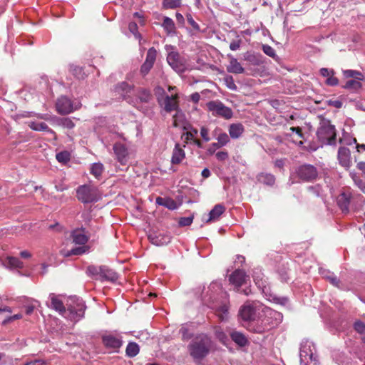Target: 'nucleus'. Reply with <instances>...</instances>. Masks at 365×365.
Here are the masks:
<instances>
[{
  "mask_svg": "<svg viewBox=\"0 0 365 365\" xmlns=\"http://www.w3.org/2000/svg\"><path fill=\"white\" fill-rule=\"evenodd\" d=\"M210 346V339L207 335L200 334L189 344L188 350L193 359H202L208 354Z\"/></svg>",
  "mask_w": 365,
  "mask_h": 365,
  "instance_id": "f257e3e1",
  "label": "nucleus"
},
{
  "mask_svg": "<svg viewBox=\"0 0 365 365\" xmlns=\"http://www.w3.org/2000/svg\"><path fill=\"white\" fill-rule=\"evenodd\" d=\"M76 197L83 203H91L100 200L101 193L97 187L83 185L78 187Z\"/></svg>",
  "mask_w": 365,
  "mask_h": 365,
  "instance_id": "f03ea898",
  "label": "nucleus"
},
{
  "mask_svg": "<svg viewBox=\"0 0 365 365\" xmlns=\"http://www.w3.org/2000/svg\"><path fill=\"white\" fill-rule=\"evenodd\" d=\"M336 133L334 125L321 117V147L323 145H336Z\"/></svg>",
  "mask_w": 365,
  "mask_h": 365,
  "instance_id": "7ed1b4c3",
  "label": "nucleus"
},
{
  "mask_svg": "<svg viewBox=\"0 0 365 365\" xmlns=\"http://www.w3.org/2000/svg\"><path fill=\"white\" fill-rule=\"evenodd\" d=\"M263 311L264 312V318L262 322L266 327L256 330L257 332L259 333L277 326L282 322L283 319V316L280 312L270 308L265 307Z\"/></svg>",
  "mask_w": 365,
  "mask_h": 365,
  "instance_id": "20e7f679",
  "label": "nucleus"
},
{
  "mask_svg": "<svg viewBox=\"0 0 365 365\" xmlns=\"http://www.w3.org/2000/svg\"><path fill=\"white\" fill-rule=\"evenodd\" d=\"M207 109L212 112L213 115L230 119L232 117L233 113L230 108L225 106L220 101H212L207 103Z\"/></svg>",
  "mask_w": 365,
  "mask_h": 365,
  "instance_id": "39448f33",
  "label": "nucleus"
},
{
  "mask_svg": "<svg viewBox=\"0 0 365 365\" xmlns=\"http://www.w3.org/2000/svg\"><path fill=\"white\" fill-rule=\"evenodd\" d=\"M168 64L178 73H183L187 68V62L184 57L177 51H170L167 56Z\"/></svg>",
  "mask_w": 365,
  "mask_h": 365,
  "instance_id": "423d86ee",
  "label": "nucleus"
},
{
  "mask_svg": "<svg viewBox=\"0 0 365 365\" xmlns=\"http://www.w3.org/2000/svg\"><path fill=\"white\" fill-rule=\"evenodd\" d=\"M296 173L297 176L305 181H310L315 179L317 177L318 172L315 167L312 165H303L299 166Z\"/></svg>",
  "mask_w": 365,
  "mask_h": 365,
  "instance_id": "0eeeda50",
  "label": "nucleus"
},
{
  "mask_svg": "<svg viewBox=\"0 0 365 365\" xmlns=\"http://www.w3.org/2000/svg\"><path fill=\"white\" fill-rule=\"evenodd\" d=\"M86 305L83 302H78L76 306H70L68 308V314H65L71 321L78 322L84 317Z\"/></svg>",
  "mask_w": 365,
  "mask_h": 365,
  "instance_id": "6e6552de",
  "label": "nucleus"
},
{
  "mask_svg": "<svg viewBox=\"0 0 365 365\" xmlns=\"http://www.w3.org/2000/svg\"><path fill=\"white\" fill-rule=\"evenodd\" d=\"M56 110L58 113L65 115L68 114L76 110L71 100L66 96L59 98L56 103Z\"/></svg>",
  "mask_w": 365,
  "mask_h": 365,
  "instance_id": "1a4fd4ad",
  "label": "nucleus"
},
{
  "mask_svg": "<svg viewBox=\"0 0 365 365\" xmlns=\"http://www.w3.org/2000/svg\"><path fill=\"white\" fill-rule=\"evenodd\" d=\"M249 276L246 274L245 271L242 269H236L230 274L229 280L230 283L235 285L238 290L239 288L246 282Z\"/></svg>",
  "mask_w": 365,
  "mask_h": 365,
  "instance_id": "9d476101",
  "label": "nucleus"
},
{
  "mask_svg": "<svg viewBox=\"0 0 365 365\" xmlns=\"http://www.w3.org/2000/svg\"><path fill=\"white\" fill-rule=\"evenodd\" d=\"M313 353L311 346L308 343L302 344L299 350V359L301 365H308L312 361Z\"/></svg>",
  "mask_w": 365,
  "mask_h": 365,
  "instance_id": "9b49d317",
  "label": "nucleus"
},
{
  "mask_svg": "<svg viewBox=\"0 0 365 365\" xmlns=\"http://www.w3.org/2000/svg\"><path fill=\"white\" fill-rule=\"evenodd\" d=\"M73 242L76 245H85L90 237L87 235L85 228H78L72 231L71 235Z\"/></svg>",
  "mask_w": 365,
  "mask_h": 365,
  "instance_id": "f8f14e48",
  "label": "nucleus"
},
{
  "mask_svg": "<svg viewBox=\"0 0 365 365\" xmlns=\"http://www.w3.org/2000/svg\"><path fill=\"white\" fill-rule=\"evenodd\" d=\"M103 344L107 348L118 349L122 345L120 337L113 334H106L102 336Z\"/></svg>",
  "mask_w": 365,
  "mask_h": 365,
  "instance_id": "ddd939ff",
  "label": "nucleus"
},
{
  "mask_svg": "<svg viewBox=\"0 0 365 365\" xmlns=\"http://www.w3.org/2000/svg\"><path fill=\"white\" fill-rule=\"evenodd\" d=\"M177 95L175 96H165L162 101H159V103L163 106L166 112H171L178 110V105L177 102Z\"/></svg>",
  "mask_w": 365,
  "mask_h": 365,
  "instance_id": "4468645a",
  "label": "nucleus"
},
{
  "mask_svg": "<svg viewBox=\"0 0 365 365\" xmlns=\"http://www.w3.org/2000/svg\"><path fill=\"white\" fill-rule=\"evenodd\" d=\"M113 151L118 161L122 165H125L127 162V156L128 154L126 147L123 144L118 143L113 145Z\"/></svg>",
  "mask_w": 365,
  "mask_h": 365,
  "instance_id": "2eb2a0df",
  "label": "nucleus"
},
{
  "mask_svg": "<svg viewBox=\"0 0 365 365\" xmlns=\"http://www.w3.org/2000/svg\"><path fill=\"white\" fill-rule=\"evenodd\" d=\"M239 314L243 321H252L255 317V309L250 304H245L240 308Z\"/></svg>",
  "mask_w": 365,
  "mask_h": 365,
  "instance_id": "dca6fc26",
  "label": "nucleus"
},
{
  "mask_svg": "<svg viewBox=\"0 0 365 365\" xmlns=\"http://www.w3.org/2000/svg\"><path fill=\"white\" fill-rule=\"evenodd\" d=\"M351 153L349 148L340 147L338 150V160L339 164L344 168H349L351 165Z\"/></svg>",
  "mask_w": 365,
  "mask_h": 365,
  "instance_id": "f3484780",
  "label": "nucleus"
},
{
  "mask_svg": "<svg viewBox=\"0 0 365 365\" xmlns=\"http://www.w3.org/2000/svg\"><path fill=\"white\" fill-rule=\"evenodd\" d=\"M227 57L230 59V64L227 66V71L229 73L237 74L244 73L245 69L241 66V64L237 61V58H235L231 54H228Z\"/></svg>",
  "mask_w": 365,
  "mask_h": 365,
  "instance_id": "a211bd4d",
  "label": "nucleus"
},
{
  "mask_svg": "<svg viewBox=\"0 0 365 365\" xmlns=\"http://www.w3.org/2000/svg\"><path fill=\"white\" fill-rule=\"evenodd\" d=\"M49 297L51 299V308L58 312L62 315L67 314V312L62 301L57 296L54 294H51Z\"/></svg>",
  "mask_w": 365,
  "mask_h": 365,
  "instance_id": "6ab92c4d",
  "label": "nucleus"
},
{
  "mask_svg": "<svg viewBox=\"0 0 365 365\" xmlns=\"http://www.w3.org/2000/svg\"><path fill=\"white\" fill-rule=\"evenodd\" d=\"M185 153L184 150L180 148V145L177 143L173 149L171 163L172 164L177 165L180 164L182 160L185 158Z\"/></svg>",
  "mask_w": 365,
  "mask_h": 365,
  "instance_id": "aec40b11",
  "label": "nucleus"
},
{
  "mask_svg": "<svg viewBox=\"0 0 365 365\" xmlns=\"http://www.w3.org/2000/svg\"><path fill=\"white\" fill-rule=\"evenodd\" d=\"M225 207L221 205H216L210 212L209 217L206 220V222H210L212 221H216L219 219L220 215L225 212Z\"/></svg>",
  "mask_w": 365,
  "mask_h": 365,
  "instance_id": "412c9836",
  "label": "nucleus"
},
{
  "mask_svg": "<svg viewBox=\"0 0 365 365\" xmlns=\"http://www.w3.org/2000/svg\"><path fill=\"white\" fill-rule=\"evenodd\" d=\"M149 239L152 244L157 246H163L168 244L170 242V237L164 235H150Z\"/></svg>",
  "mask_w": 365,
  "mask_h": 365,
  "instance_id": "4be33fe9",
  "label": "nucleus"
},
{
  "mask_svg": "<svg viewBox=\"0 0 365 365\" xmlns=\"http://www.w3.org/2000/svg\"><path fill=\"white\" fill-rule=\"evenodd\" d=\"M118 276L115 271L106 266H102L101 274L100 277L101 279L115 282L118 279Z\"/></svg>",
  "mask_w": 365,
  "mask_h": 365,
  "instance_id": "5701e85b",
  "label": "nucleus"
},
{
  "mask_svg": "<svg viewBox=\"0 0 365 365\" xmlns=\"http://www.w3.org/2000/svg\"><path fill=\"white\" fill-rule=\"evenodd\" d=\"M321 76L327 77L325 83L328 86H334L339 83L338 79L334 76V71L327 68H321Z\"/></svg>",
  "mask_w": 365,
  "mask_h": 365,
  "instance_id": "b1692460",
  "label": "nucleus"
},
{
  "mask_svg": "<svg viewBox=\"0 0 365 365\" xmlns=\"http://www.w3.org/2000/svg\"><path fill=\"white\" fill-rule=\"evenodd\" d=\"M156 203L171 210H175L178 207L176 202L169 197H158L156 198Z\"/></svg>",
  "mask_w": 365,
  "mask_h": 365,
  "instance_id": "393cba45",
  "label": "nucleus"
},
{
  "mask_svg": "<svg viewBox=\"0 0 365 365\" xmlns=\"http://www.w3.org/2000/svg\"><path fill=\"white\" fill-rule=\"evenodd\" d=\"M230 337L233 341L240 346H245L248 343L247 337L240 331H233L230 332Z\"/></svg>",
  "mask_w": 365,
  "mask_h": 365,
  "instance_id": "a878e982",
  "label": "nucleus"
},
{
  "mask_svg": "<svg viewBox=\"0 0 365 365\" xmlns=\"http://www.w3.org/2000/svg\"><path fill=\"white\" fill-rule=\"evenodd\" d=\"M350 197L345 192H342L337 197V204L343 212L349 211Z\"/></svg>",
  "mask_w": 365,
  "mask_h": 365,
  "instance_id": "bb28decb",
  "label": "nucleus"
},
{
  "mask_svg": "<svg viewBox=\"0 0 365 365\" xmlns=\"http://www.w3.org/2000/svg\"><path fill=\"white\" fill-rule=\"evenodd\" d=\"M243 131L244 127L241 123H232L230 125L229 133L232 138H238Z\"/></svg>",
  "mask_w": 365,
  "mask_h": 365,
  "instance_id": "cd10ccee",
  "label": "nucleus"
},
{
  "mask_svg": "<svg viewBox=\"0 0 365 365\" xmlns=\"http://www.w3.org/2000/svg\"><path fill=\"white\" fill-rule=\"evenodd\" d=\"M3 264L7 268H22L24 267L23 262L14 257H8Z\"/></svg>",
  "mask_w": 365,
  "mask_h": 365,
  "instance_id": "c85d7f7f",
  "label": "nucleus"
},
{
  "mask_svg": "<svg viewBox=\"0 0 365 365\" xmlns=\"http://www.w3.org/2000/svg\"><path fill=\"white\" fill-rule=\"evenodd\" d=\"M89 250V247L86 245H83L81 247H76L71 249V250L64 251L63 255L65 257H70L71 255H81L86 252H87Z\"/></svg>",
  "mask_w": 365,
  "mask_h": 365,
  "instance_id": "c756f323",
  "label": "nucleus"
},
{
  "mask_svg": "<svg viewBox=\"0 0 365 365\" xmlns=\"http://www.w3.org/2000/svg\"><path fill=\"white\" fill-rule=\"evenodd\" d=\"M29 126L34 130L41 131L46 130L51 134H53L56 137V133L53 130L50 129L48 126L45 123H35L30 122Z\"/></svg>",
  "mask_w": 365,
  "mask_h": 365,
  "instance_id": "7c9ffc66",
  "label": "nucleus"
},
{
  "mask_svg": "<svg viewBox=\"0 0 365 365\" xmlns=\"http://www.w3.org/2000/svg\"><path fill=\"white\" fill-rule=\"evenodd\" d=\"M321 277L325 279L326 280L329 282V283H331L332 285L335 287L339 286V280L334 273L325 270H321Z\"/></svg>",
  "mask_w": 365,
  "mask_h": 365,
  "instance_id": "2f4dec72",
  "label": "nucleus"
},
{
  "mask_svg": "<svg viewBox=\"0 0 365 365\" xmlns=\"http://www.w3.org/2000/svg\"><path fill=\"white\" fill-rule=\"evenodd\" d=\"M257 180L267 185H272L275 182V178L273 175L269 173H261L257 176Z\"/></svg>",
  "mask_w": 365,
  "mask_h": 365,
  "instance_id": "473e14b6",
  "label": "nucleus"
},
{
  "mask_svg": "<svg viewBox=\"0 0 365 365\" xmlns=\"http://www.w3.org/2000/svg\"><path fill=\"white\" fill-rule=\"evenodd\" d=\"M137 97L140 102L148 103L152 98V95L150 91L145 88H140L138 91Z\"/></svg>",
  "mask_w": 365,
  "mask_h": 365,
  "instance_id": "72a5a7b5",
  "label": "nucleus"
},
{
  "mask_svg": "<svg viewBox=\"0 0 365 365\" xmlns=\"http://www.w3.org/2000/svg\"><path fill=\"white\" fill-rule=\"evenodd\" d=\"M162 26L168 34H173L175 31V23L173 19L169 17H164Z\"/></svg>",
  "mask_w": 365,
  "mask_h": 365,
  "instance_id": "f704fd0d",
  "label": "nucleus"
},
{
  "mask_svg": "<svg viewBox=\"0 0 365 365\" xmlns=\"http://www.w3.org/2000/svg\"><path fill=\"white\" fill-rule=\"evenodd\" d=\"M55 122L58 125L62 126L67 129H72L75 126L73 120L68 118H56Z\"/></svg>",
  "mask_w": 365,
  "mask_h": 365,
  "instance_id": "c9c22d12",
  "label": "nucleus"
},
{
  "mask_svg": "<svg viewBox=\"0 0 365 365\" xmlns=\"http://www.w3.org/2000/svg\"><path fill=\"white\" fill-rule=\"evenodd\" d=\"M139 346L135 342H130L126 347V354L130 357H134L139 353Z\"/></svg>",
  "mask_w": 365,
  "mask_h": 365,
  "instance_id": "e433bc0d",
  "label": "nucleus"
},
{
  "mask_svg": "<svg viewBox=\"0 0 365 365\" xmlns=\"http://www.w3.org/2000/svg\"><path fill=\"white\" fill-rule=\"evenodd\" d=\"M104 170L103 165L101 163H95L92 164L91 168V173L96 178H98L103 173Z\"/></svg>",
  "mask_w": 365,
  "mask_h": 365,
  "instance_id": "4c0bfd02",
  "label": "nucleus"
},
{
  "mask_svg": "<svg viewBox=\"0 0 365 365\" xmlns=\"http://www.w3.org/2000/svg\"><path fill=\"white\" fill-rule=\"evenodd\" d=\"M133 86L123 81L118 83L115 86V90L118 93H122V95L127 94L133 90Z\"/></svg>",
  "mask_w": 365,
  "mask_h": 365,
  "instance_id": "58836bf2",
  "label": "nucleus"
},
{
  "mask_svg": "<svg viewBox=\"0 0 365 365\" xmlns=\"http://www.w3.org/2000/svg\"><path fill=\"white\" fill-rule=\"evenodd\" d=\"M361 80L351 79L346 81L344 88L348 90L356 91L361 87Z\"/></svg>",
  "mask_w": 365,
  "mask_h": 365,
  "instance_id": "ea45409f",
  "label": "nucleus"
},
{
  "mask_svg": "<svg viewBox=\"0 0 365 365\" xmlns=\"http://www.w3.org/2000/svg\"><path fill=\"white\" fill-rule=\"evenodd\" d=\"M344 76L346 78H353L354 79L356 80H363L364 76L363 74L355 70H345L343 71Z\"/></svg>",
  "mask_w": 365,
  "mask_h": 365,
  "instance_id": "a19ab883",
  "label": "nucleus"
},
{
  "mask_svg": "<svg viewBox=\"0 0 365 365\" xmlns=\"http://www.w3.org/2000/svg\"><path fill=\"white\" fill-rule=\"evenodd\" d=\"M217 312V315L221 321L226 320L228 317V307L226 304L220 306Z\"/></svg>",
  "mask_w": 365,
  "mask_h": 365,
  "instance_id": "79ce46f5",
  "label": "nucleus"
},
{
  "mask_svg": "<svg viewBox=\"0 0 365 365\" xmlns=\"http://www.w3.org/2000/svg\"><path fill=\"white\" fill-rule=\"evenodd\" d=\"M157 57V51L154 47H151L148 49L146 55L145 61L148 63H150L154 65V63L156 60Z\"/></svg>",
  "mask_w": 365,
  "mask_h": 365,
  "instance_id": "37998d69",
  "label": "nucleus"
},
{
  "mask_svg": "<svg viewBox=\"0 0 365 365\" xmlns=\"http://www.w3.org/2000/svg\"><path fill=\"white\" fill-rule=\"evenodd\" d=\"M102 270V266L97 267L94 265H90L87 267V273L92 276L101 277Z\"/></svg>",
  "mask_w": 365,
  "mask_h": 365,
  "instance_id": "c03bdc74",
  "label": "nucleus"
},
{
  "mask_svg": "<svg viewBox=\"0 0 365 365\" xmlns=\"http://www.w3.org/2000/svg\"><path fill=\"white\" fill-rule=\"evenodd\" d=\"M181 0H164L163 6L165 9H175L180 6Z\"/></svg>",
  "mask_w": 365,
  "mask_h": 365,
  "instance_id": "a18cd8bd",
  "label": "nucleus"
},
{
  "mask_svg": "<svg viewBox=\"0 0 365 365\" xmlns=\"http://www.w3.org/2000/svg\"><path fill=\"white\" fill-rule=\"evenodd\" d=\"M56 158L59 163H66L70 160V154L67 151H63L57 153Z\"/></svg>",
  "mask_w": 365,
  "mask_h": 365,
  "instance_id": "49530a36",
  "label": "nucleus"
},
{
  "mask_svg": "<svg viewBox=\"0 0 365 365\" xmlns=\"http://www.w3.org/2000/svg\"><path fill=\"white\" fill-rule=\"evenodd\" d=\"M215 334L216 337L222 343H225L227 340L226 334L222 331L220 327H216L215 329Z\"/></svg>",
  "mask_w": 365,
  "mask_h": 365,
  "instance_id": "de8ad7c7",
  "label": "nucleus"
},
{
  "mask_svg": "<svg viewBox=\"0 0 365 365\" xmlns=\"http://www.w3.org/2000/svg\"><path fill=\"white\" fill-rule=\"evenodd\" d=\"M184 120L183 113L179 110H176V113L173 115V126L178 127L180 125V123Z\"/></svg>",
  "mask_w": 365,
  "mask_h": 365,
  "instance_id": "09e8293b",
  "label": "nucleus"
},
{
  "mask_svg": "<svg viewBox=\"0 0 365 365\" xmlns=\"http://www.w3.org/2000/svg\"><path fill=\"white\" fill-rule=\"evenodd\" d=\"M262 51L265 54H267L269 57L275 58L277 56L275 50L272 46H270L269 45H267V44L262 45Z\"/></svg>",
  "mask_w": 365,
  "mask_h": 365,
  "instance_id": "8fccbe9b",
  "label": "nucleus"
},
{
  "mask_svg": "<svg viewBox=\"0 0 365 365\" xmlns=\"http://www.w3.org/2000/svg\"><path fill=\"white\" fill-rule=\"evenodd\" d=\"M224 81L227 88L232 91H235L237 89V86L234 82V79L232 76H226L224 78Z\"/></svg>",
  "mask_w": 365,
  "mask_h": 365,
  "instance_id": "3c124183",
  "label": "nucleus"
},
{
  "mask_svg": "<svg viewBox=\"0 0 365 365\" xmlns=\"http://www.w3.org/2000/svg\"><path fill=\"white\" fill-rule=\"evenodd\" d=\"M217 139L220 147L225 145L230 140L229 136L226 133H220Z\"/></svg>",
  "mask_w": 365,
  "mask_h": 365,
  "instance_id": "603ef678",
  "label": "nucleus"
},
{
  "mask_svg": "<svg viewBox=\"0 0 365 365\" xmlns=\"http://www.w3.org/2000/svg\"><path fill=\"white\" fill-rule=\"evenodd\" d=\"M153 65L145 61L143 65L140 67V72L142 74V76H146L150 69L153 68Z\"/></svg>",
  "mask_w": 365,
  "mask_h": 365,
  "instance_id": "864d4df0",
  "label": "nucleus"
},
{
  "mask_svg": "<svg viewBox=\"0 0 365 365\" xmlns=\"http://www.w3.org/2000/svg\"><path fill=\"white\" fill-rule=\"evenodd\" d=\"M352 179L355 185L363 192H365V183L361 179L358 178L356 175H352Z\"/></svg>",
  "mask_w": 365,
  "mask_h": 365,
  "instance_id": "5fc2aeb1",
  "label": "nucleus"
},
{
  "mask_svg": "<svg viewBox=\"0 0 365 365\" xmlns=\"http://www.w3.org/2000/svg\"><path fill=\"white\" fill-rule=\"evenodd\" d=\"M354 329L361 334H365V324L361 321H357L354 324Z\"/></svg>",
  "mask_w": 365,
  "mask_h": 365,
  "instance_id": "6e6d98bb",
  "label": "nucleus"
},
{
  "mask_svg": "<svg viewBox=\"0 0 365 365\" xmlns=\"http://www.w3.org/2000/svg\"><path fill=\"white\" fill-rule=\"evenodd\" d=\"M193 221V216L186 217H181L180 218L178 223L180 226H188L192 224Z\"/></svg>",
  "mask_w": 365,
  "mask_h": 365,
  "instance_id": "4d7b16f0",
  "label": "nucleus"
},
{
  "mask_svg": "<svg viewBox=\"0 0 365 365\" xmlns=\"http://www.w3.org/2000/svg\"><path fill=\"white\" fill-rule=\"evenodd\" d=\"M186 18L188 24L193 28V29L195 31H200V26L195 21L191 14H187Z\"/></svg>",
  "mask_w": 365,
  "mask_h": 365,
  "instance_id": "13d9d810",
  "label": "nucleus"
},
{
  "mask_svg": "<svg viewBox=\"0 0 365 365\" xmlns=\"http://www.w3.org/2000/svg\"><path fill=\"white\" fill-rule=\"evenodd\" d=\"M216 158L218 160L224 161L228 158V153L225 151H220L216 153Z\"/></svg>",
  "mask_w": 365,
  "mask_h": 365,
  "instance_id": "bf43d9fd",
  "label": "nucleus"
},
{
  "mask_svg": "<svg viewBox=\"0 0 365 365\" xmlns=\"http://www.w3.org/2000/svg\"><path fill=\"white\" fill-rule=\"evenodd\" d=\"M208 134H209L208 129L205 127H202L200 129V135L207 142L210 140Z\"/></svg>",
  "mask_w": 365,
  "mask_h": 365,
  "instance_id": "052dcab7",
  "label": "nucleus"
},
{
  "mask_svg": "<svg viewBox=\"0 0 365 365\" xmlns=\"http://www.w3.org/2000/svg\"><path fill=\"white\" fill-rule=\"evenodd\" d=\"M326 103L329 105V106H332L336 108H340L341 106H342V103L341 101H333V100H328V101H326Z\"/></svg>",
  "mask_w": 365,
  "mask_h": 365,
  "instance_id": "680f3d73",
  "label": "nucleus"
},
{
  "mask_svg": "<svg viewBox=\"0 0 365 365\" xmlns=\"http://www.w3.org/2000/svg\"><path fill=\"white\" fill-rule=\"evenodd\" d=\"M241 45V40L233 41L230 44V48L232 51H236L240 48Z\"/></svg>",
  "mask_w": 365,
  "mask_h": 365,
  "instance_id": "e2e57ef3",
  "label": "nucleus"
},
{
  "mask_svg": "<svg viewBox=\"0 0 365 365\" xmlns=\"http://www.w3.org/2000/svg\"><path fill=\"white\" fill-rule=\"evenodd\" d=\"M273 300L276 303L282 305H285L288 302V299L287 297H274Z\"/></svg>",
  "mask_w": 365,
  "mask_h": 365,
  "instance_id": "0e129e2a",
  "label": "nucleus"
},
{
  "mask_svg": "<svg viewBox=\"0 0 365 365\" xmlns=\"http://www.w3.org/2000/svg\"><path fill=\"white\" fill-rule=\"evenodd\" d=\"M21 318H22V315L21 314H14L12 317L8 318L7 319L4 320V323L5 324L6 322H11L16 319H19Z\"/></svg>",
  "mask_w": 365,
  "mask_h": 365,
  "instance_id": "69168bd1",
  "label": "nucleus"
},
{
  "mask_svg": "<svg viewBox=\"0 0 365 365\" xmlns=\"http://www.w3.org/2000/svg\"><path fill=\"white\" fill-rule=\"evenodd\" d=\"M129 30L130 32H132L133 34H135L138 30L137 24L134 22H131L129 24L128 26Z\"/></svg>",
  "mask_w": 365,
  "mask_h": 365,
  "instance_id": "338daca9",
  "label": "nucleus"
},
{
  "mask_svg": "<svg viewBox=\"0 0 365 365\" xmlns=\"http://www.w3.org/2000/svg\"><path fill=\"white\" fill-rule=\"evenodd\" d=\"M308 190L317 196L319 195V185L309 186L308 187Z\"/></svg>",
  "mask_w": 365,
  "mask_h": 365,
  "instance_id": "774afa93",
  "label": "nucleus"
}]
</instances>
